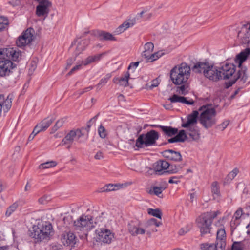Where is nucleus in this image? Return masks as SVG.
Returning <instances> with one entry per match:
<instances>
[{
	"mask_svg": "<svg viewBox=\"0 0 250 250\" xmlns=\"http://www.w3.org/2000/svg\"><path fill=\"white\" fill-rule=\"evenodd\" d=\"M191 69L194 73L202 74L205 78L213 82L228 79L233 76V79L229 81L230 85H232L230 81L234 79V76L236 75L234 74L236 66L233 63L228 62L225 63L219 67L208 62H197Z\"/></svg>",
	"mask_w": 250,
	"mask_h": 250,
	"instance_id": "obj_1",
	"label": "nucleus"
},
{
	"mask_svg": "<svg viewBox=\"0 0 250 250\" xmlns=\"http://www.w3.org/2000/svg\"><path fill=\"white\" fill-rule=\"evenodd\" d=\"M191 68L186 63L175 65L170 70V78L175 85L187 84L190 76Z\"/></svg>",
	"mask_w": 250,
	"mask_h": 250,
	"instance_id": "obj_2",
	"label": "nucleus"
},
{
	"mask_svg": "<svg viewBox=\"0 0 250 250\" xmlns=\"http://www.w3.org/2000/svg\"><path fill=\"white\" fill-rule=\"evenodd\" d=\"M52 230V226L49 222L41 221L29 230V235L34 238L36 242H40L49 239Z\"/></svg>",
	"mask_w": 250,
	"mask_h": 250,
	"instance_id": "obj_3",
	"label": "nucleus"
},
{
	"mask_svg": "<svg viewBox=\"0 0 250 250\" xmlns=\"http://www.w3.org/2000/svg\"><path fill=\"white\" fill-rule=\"evenodd\" d=\"M199 111H201L199 121L204 128H209L216 124V111L211 105H203L199 108Z\"/></svg>",
	"mask_w": 250,
	"mask_h": 250,
	"instance_id": "obj_4",
	"label": "nucleus"
},
{
	"mask_svg": "<svg viewBox=\"0 0 250 250\" xmlns=\"http://www.w3.org/2000/svg\"><path fill=\"white\" fill-rule=\"evenodd\" d=\"M250 54V48H247L236 56L235 62L238 64L239 69L237 71L236 75L234 76V79L230 81L231 84L235 83L236 80H238L241 84H244L247 82L248 79L246 73L247 69L246 67L242 66V63Z\"/></svg>",
	"mask_w": 250,
	"mask_h": 250,
	"instance_id": "obj_5",
	"label": "nucleus"
},
{
	"mask_svg": "<svg viewBox=\"0 0 250 250\" xmlns=\"http://www.w3.org/2000/svg\"><path fill=\"white\" fill-rule=\"evenodd\" d=\"M220 213V211L206 212L200 216L196 220L198 227L200 229L201 235L210 232L211 225L213 220Z\"/></svg>",
	"mask_w": 250,
	"mask_h": 250,
	"instance_id": "obj_6",
	"label": "nucleus"
},
{
	"mask_svg": "<svg viewBox=\"0 0 250 250\" xmlns=\"http://www.w3.org/2000/svg\"><path fill=\"white\" fill-rule=\"evenodd\" d=\"M159 138L158 132L151 130L146 133L140 134L136 140L135 146L138 148L155 146Z\"/></svg>",
	"mask_w": 250,
	"mask_h": 250,
	"instance_id": "obj_7",
	"label": "nucleus"
},
{
	"mask_svg": "<svg viewBox=\"0 0 250 250\" xmlns=\"http://www.w3.org/2000/svg\"><path fill=\"white\" fill-rule=\"evenodd\" d=\"M74 227L76 230L85 231L86 236L87 232L95 227L92 217L91 216L83 215L74 222Z\"/></svg>",
	"mask_w": 250,
	"mask_h": 250,
	"instance_id": "obj_8",
	"label": "nucleus"
},
{
	"mask_svg": "<svg viewBox=\"0 0 250 250\" xmlns=\"http://www.w3.org/2000/svg\"><path fill=\"white\" fill-rule=\"evenodd\" d=\"M84 128L71 130L62 140L60 145L63 146L68 144L69 146L67 148L69 149L71 147V145L74 141H76L79 143L83 142V141L81 140V138L84 136Z\"/></svg>",
	"mask_w": 250,
	"mask_h": 250,
	"instance_id": "obj_9",
	"label": "nucleus"
},
{
	"mask_svg": "<svg viewBox=\"0 0 250 250\" xmlns=\"http://www.w3.org/2000/svg\"><path fill=\"white\" fill-rule=\"evenodd\" d=\"M154 45L151 42H147L144 45V50L142 55L146 59L147 62H152L155 61L165 54V53L163 52L162 51L152 53Z\"/></svg>",
	"mask_w": 250,
	"mask_h": 250,
	"instance_id": "obj_10",
	"label": "nucleus"
},
{
	"mask_svg": "<svg viewBox=\"0 0 250 250\" xmlns=\"http://www.w3.org/2000/svg\"><path fill=\"white\" fill-rule=\"evenodd\" d=\"M34 30L32 28H29L26 30L17 40V46L22 47L30 44L34 39Z\"/></svg>",
	"mask_w": 250,
	"mask_h": 250,
	"instance_id": "obj_11",
	"label": "nucleus"
},
{
	"mask_svg": "<svg viewBox=\"0 0 250 250\" xmlns=\"http://www.w3.org/2000/svg\"><path fill=\"white\" fill-rule=\"evenodd\" d=\"M97 241L110 244L114 238V234L107 229L101 228L96 230Z\"/></svg>",
	"mask_w": 250,
	"mask_h": 250,
	"instance_id": "obj_12",
	"label": "nucleus"
},
{
	"mask_svg": "<svg viewBox=\"0 0 250 250\" xmlns=\"http://www.w3.org/2000/svg\"><path fill=\"white\" fill-rule=\"evenodd\" d=\"M39 4L36 7V14L38 17H47L50 8L52 6L51 2L49 0L38 1Z\"/></svg>",
	"mask_w": 250,
	"mask_h": 250,
	"instance_id": "obj_13",
	"label": "nucleus"
},
{
	"mask_svg": "<svg viewBox=\"0 0 250 250\" xmlns=\"http://www.w3.org/2000/svg\"><path fill=\"white\" fill-rule=\"evenodd\" d=\"M15 66L9 60L5 59L4 60L0 61V76H9L13 72L12 70Z\"/></svg>",
	"mask_w": 250,
	"mask_h": 250,
	"instance_id": "obj_14",
	"label": "nucleus"
},
{
	"mask_svg": "<svg viewBox=\"0 0 250 250\" xmlns=\"http://www.w3.org/2000/svg\"><path fill=\"white\" fill-rule=\"evenodd\" d=\"M21 53L17 51L13 48H3L0 49V58L3 59L12 60L13 61H16Z\"/></svg>",
	"mask_w": 250,
	"mask_h": 250,
	"instance_id": "obj_15",
	"label": "nucleus"
},
{
	"mask_svg": "<svg viewBox=\"0 0 250 250\" xmlns=\"http://www.w3.org/2000/svg\"><path fill=\"white\" fill-rule=\"evenodd\" d=\"M170 164L166 160H159L153 165V169L157 175L167 174V169Z\"/></svg>",
	"mask_w": 250,
	"mask_h": 250,
	"instance_id": "obj_16",
	"label": "nucleus"
},
{
	"mask_svg": "<svg viewBox=\"0 0 250 250\" xmlns=\"http://www.w3.org/2000/svg\"><path fill=\"white\" fill-rule=\"evenodd\" d=\"M55 118L53 116H49L38 123L34 127V132L40 133L46 130L54 122Z\"/></svg>",
	"mask_w": 250,
	"mask_h": 250,
	"instance_id": "obj_17",
	"label": "nucleus"
},
{
	"mask_svg": "<svg viewBox=\"0 0 250 250\" xmlns=\"http://www.w3.org/2000/svg\"><path fill=\"white\" fill-rule=\"evenodd\" d=\"M198 116V111L197 110L193 111L191 114L188 115L186 121L182 119V127L186 128L197 125Z\"/></svg>",
	"mask_w": 250,
	"mask_h": 250,
	"instance_id": "obj_18",
	"label": "nucleus"
},
{
	"mask_svg": "<svg viewBox=\"0 0 250 250\" xmlns=\"http://www.w3.org/2000/svg\"><path fill=\"white\" fill-rule=\"evenodd\" d=\"M12 105V98L8 95L5 98L4 94L0 93V116L2 111L7 112L11 108Z\"/></svg>",
	"mask_w": 250,
	"mask_h": 250,
	"instance_id": "obj_19",
	"label": "nucleus"
},
{
	"mask_svg": "<svg viewBox=\"0 0 250 250\" xmlns=\"http://www.w3.org/2000/svg\"><path fill=\"white\" fill-rule=\"evenodd\" d=\"M77 238L71 232H65L61 238V241L64 246L73 247L76 244Z\"/></svg>",
	"mask_w": 250,
	"mask_h": 250,
	"instance_id": "obj_20",
	"label": "nucleus"
},
{
	"mask_svg": "<svg viewBox=\"0 0 250 250\" xmlns=\"http://www.w3.org/2000/svg\"><path fill=\"white\" fill-rule=\"evenodd\" d=\"M163 156L167 159L174 161L180 162L182 160V157L179 152L175 151L172 149H168L162 152Z\"/></svg>",
	"mask_w": 250,
	"mask_h": 250,
	"instance_id": "obj_21",
	"label": "nucleus"
},
{
	"mask_svg": "<svg viewBox=\"0 0 250 250\" xmlns=\"http://www.w3.org/2000/svg\"><path fill=\"white\" fill-rule=\"evenodd\" d=\"M89 39L81 40L78 42L76 48L74 52V55L77 57L83 51H84L89 43Z\"/></svg>",
	"mask_w": 250,
	"mask_h": 250,
	"instance_id": "obj_22",
	"label": "nucleus"
},
{
	"mask_svg": "<svg viewBox=\"0 0 250 250\" xmlns=\"http://www.w3.org/2000/svg\"><path fill=\"white\" fill-rule=\"evenodd\" d=\"M135 24V20L129 19L123 22L116 30L117 34H121L129 27H132Z\"/></svg>",
	"mask_w": 250,
	"mask_h": 250,
	"instance_id": "obj_23",
	"label": "nucleus"
},
{
	"mask_svg": "<svg viewBox=\"0 0 250 250\" xmlns=\"http://www.w3.org/2000/svg\"><path fill=\"white\" fill-rule=\"evenodd\" d=\"M169 100L172 103L179 102L188 105H192L194 104V101L192 100L188 101L187 100L186 98L178 96L176 94H174L172 96L170 97Z\"/></svg>",
	"mask_w": 250,
	"mask_h": 250,
	"instance_id": "obj_24",
	"label": "nucleus"
},
{
	"mask_svg": "<svg viewBox=\"0 0 250 250\" xmlns=\"http://www.w3.org/2000/svg\"><path fill=\"white\" fill-rule=\"evenodd\" d=\"M187 139L185 130H181L174 137L168 139V142L173 143L176 142H183Z\"/></svg>",
	"mask_w": 250,
	"mask_h": 250,
	"instance_id": "obj_25",
	"label": "nucleus"
},
{
	"mask_svg": "<svg viewBox=\"0 0 250 250\" xmlns=\"http://www.w3.org/2000/svg\"><path fill=\"white\" fill-rule=\"evenodd\" d=\"M187 133L194 140H198L200 138L198 128L197 125L185 128Z\"/></svg>",
	"mask_w": 250,
	"mask_h": 250,
	"instance_id": "obj_26",
	"label": "nucleus"
},
{
	"mask_svg": "<svg viewBox=\"0 0 250 250\" xmlns=\"http://www.w3.org/2000/svg\"><path fill=\"white\" fill-rule=\"evenodd\" d=\"M129 78L130 74L128 71H127L125 73L124 76L121 78H114L113 82L115 83H119L120 85L126 87L128 85V80Z\"/></svg>",
	"mask_w": 250,
	"mask_h": 250,
	"instance_id": "obj_27",
	"label": "nucleus"
},
{
	"mask_svg": "<svg viewBox=\"0 0 250 250\" xmlns=\"http://www.w3.org/2000/svg\"><path fill=\"white\" fill-rule=\"evenodd\" d=\"M105 53H103L101 54H96L94 56H89L87 58L82 62V64L84 66L87 65L90 63L94 62H97L99 61L102 57L104 55Z\"/></svg>",
	"mask_w": 250,
	"mask_h": 250,
	"instance_id": "obj_28",
	"label": "nucleus"
},
{
	"mask_svg": "<svg viewBox=\"0 0 250 250\" xmlns=\"http://www.w3.org/2000/svg\"><path fill=\"white\" fill-rule=\"evenodd\" d=\"M161 130L164 135L168 137H171L178 133V129L173 128L170 126H163L161 127Z\"/></svg>",
	"mask_w": 250,
	"mask_h": 250,
	"instance_id": "obj_29",
	"label": "nucleus"
},
{
	"mask_svg": "<svg viewBox=\"0 0 250 250\" xmlns=\"http://www.w3.org/2000/svg\"><path fill=\"white\" fill-rule=\"evenodd\" d=\"M211 191L214 199L218 198L220 196V187L217 182L214 181L212 183Z\"/></svg>",
	"mask_w": 250,
	"mask_h": 250,
	"instance_id": "obj_30",
	"label": "nucleus"
},
{
	"mask_svg": "<svg viewBox=\"0 0 250 250\" xmlns=\"http://www.w3.org/2000/svg\"><path fill=\"white\" fill-rule=\"evenodd\" d=\"M98 36L101 40L116 41V39L111 33L105 31H101L98 33Z\"/></svg>",
	"mask_w": 250,
	"mask_h": 250,
	"instance_id": "obj_31",
	"label": "nucleus"
},
{
	"mask_svg": "<svg viewBox=\"0 0 250 250\" xmlns=\"http://www.w3.org/2000/svg\"><path fill=\"white\" fill-rule=\"evenodd\" d=\"M165 190V188L162 187L152 186L147 192L150 195H154L159 197V195Z\"/></svg>",
	"mask_w": 250,
	"mask_h": 250,
	"instance_id": "obj_32",
	"label": "nucleus"
},
{
	"mask_svg": "<svg viewBox=\"0 0 250 250\" xmlns=\"http://www.w3.org/2000/svg\"><path fill=\"white\" fill-rule=\"evenodd\" d=\"M226 237V232L224 229H220L218 230L217 232V240H220L221 243V247H222L223 245L225 246V242L223 241V239Z\"/></svg>",
	"mask_w": 250,
	"mask_h": 250,
	"instance_id": "obj_33",
	"label": "nucleus"
},
{
	"mask_svg": "<svg viewBox=\"0 0 250 250\" xmlns=\"http://www.w3.org/2000/svg\"><path fill=\"white\" fill-rule=\"evenodd\" d=\"M147 213L153 216L156 217L158 218L161 219L162 213L160 209L158 208L153 209V208H148L147 209Z\"/></svg>",
	"mask_w": 250,
	"mask_h": 250,
	"instance_id": "obj_34",
	"label": "nucleus"
},
{
	"mask_svg": "<svg viewBox=\"0 0 250 250\" xmlns=\"http://www.w3.org/2000/svg\"><path fill=\"white\" fill-rule=\"evenodd\" d=\"M18 207L19 204L17 202L13 203L7 208L5 215L7 217L10 216L17 209Z\"/></svg>",
	"mask_w": 250,
	"mask_h": 250,
	"instance_id": "obj_35",
	"label": "nucleus"
},
{
	"mask_svg": "<svg viewBox=\"0 0 250 250\" xmlns=\"http://www.w3.org/2000/svg\"><path fill=\"white\" fill-rule=\"evenodd\" d=\"M8 24V19L6 17L0 16V32L7 28Z\"/></svg>",
	"mask_w": 250,
	"mask_h": 250,
	"instance_id": "obj_36",
	"label": "nucleus"
},
{
	"mask_svg": "<svg viewBox=\"0 0 250 250\" xmlns=\"http://www.w3.org/2000/svg\"><path fill=\"white\" fill-rule=\"evenodd\" d=\"M57 165V162L54 161L46 162L41 164L39 167L40 168L46 169L50 167H53Z\"/></svg>",
	"mask_w": 250,
	"mask_h": 250,
	"instance_id": "obj_37",
	"label": "nucleus"
},
{
	"mask_svg": "<svg viewBox=\"0 0 250 250\" xmlns=\"http://www.w3.org/2000/svg\"><path fill=\"white\" fill-rule=\"evenodd\" d=\"M217 244L206 243L201 245L202 250H217Z\"/></svg>",
	"mask_w": 250,
	"mask_h": 250,
	"instance_id": "obj_38",
	"label": "nucleus"
},
{
	"mask_svg": "<svg viewBox=\"0 0 250 250\" xmlns=\"http://www.w3.org/2000/svg\"><path fill=\"white\" fill-rule=\"evenodd\" d=\"M122 185L120 184H106L108 192H110L112 191H115L119 189Z\"/></svg>",
	"mask_w": 250,
	"mask_h": 250,
	"instance_id": "obj_39",
	"label": "nucleus"
},
{
	"mask_svg": "<svg viewBox=\"0 0 250 250\" xmlns=\"http://www.w3.org/2000/svg\"><path fill=\"white\" fill-rule=\"evenodd\" d=\"M64 123V121L63 119H60L58 120L55 123L54 126L52 128L51 133H53L57 131L59 128L62 126Z\"/></svg>",
	"mask_w": 250,
	"mask_h": 250,
	"instance_id": "obj_40",
	"label": "nucleus"
},
{
	"mask_svg": "<svg viewBox=\"0 0 250 250\" xmlns=\"http://www.w3.org/2000/svg\"><path fill=\"white\" fill-rule=\"evenodd\" d=\"M98 132L101 138L104 139L106 137L107 135L106 130L102 125H100L98 127Z\"/></svg>",
	"mask_w": 250,
	"mask_h": 250,
	"instance_id": "obj_41",
	"label": "nucleus"
},
{
	"mask_svg": "<svg viewBox=\"0 0 250 250\" xmlns=\"http://www.w3.org/2000/svg\"><path fill=\"white\" fill-rule=\"evenodd\" d=\"M186 84H180V86L177 87L176 92L179 94L186 95L187 93L186 91Z\"/></svg>",
	"mask_w": 250,
	"mask_h": 250,
	"instance_id": "obj_42",
	"label": "nucleus"
},
{
	"mask_svg": "<svg viewBox=\"0 0 250 250\" xmlns=\"http://www.w3.org/2000/svg\"><path fill=\"white\" fill-rule=\"evenodd\" d=\"M243 245L241 242H235L232 246L231 250H243Z\"/></svg>",
	"mask_w": 250,
	"mask_h": 250,
	"instance_id": "obj_43",
	"label": "nucleus"
},
{
	"mask_svg": "<svg viewBox=\"0 0 250 250\" xmlns=\"http://www.w3.org/2000/svg\"><path fill=\"white\" fill-rule=\"evenodd\" d=\"M182 177L183 176L181 175L179 176H172L169 178L168 180V183L170 184H178L180 181V178Z\"/></svg>",
	"mask_w": 250,
	"mask_h": 250,
	"instance_id": "obj_44",
	"label": "nucleus"
},
{
	"mask_svg": "<svg viewBox=\"0 0 250 250\" xmlns=\"http://www.w3.org/2000/svg\"><path fill=\"white\" fill-rule=\"evenodd\" d=\"M229 121L226 120V121H224L221 124L218 125L216 127V128L217 129L220 130L221 131H223L227 127V126L229 125Z\"/></svg>",
	"mask_w": 250,
	"mask_h": 250,
	"instance_id": "obj_45",
	"label": "nucleus"
},
{
	"mask_svg": "<svg viewBox=\"0 0 250 250\" xmlns=\"http://www.w3.org/2000/svg\"><path fill=\"white\" fill-rule=\"evenodd\" d=\"M167 169V174L176 173L179 171L178 167L175 165L169 166Z\"/></svg>",
	"mask_w": 250,
	"mask_h": 250,
	"instance_id": "obj_46",
	"label": "nucleus"
},
{
	"mask_svg": "<svg viewBox=\"0 0 250 250\" xmlns=\"http://www.w3.org/2000/svg\"><path fill=\"white\" fill-rule=\"evenodd\" d=\"M110 78V75H107L106 77L101 79L98 84L97 85V86L99 87L104 85L107 83Z\"/></svg>",
	"mask_w": 250,
	"mask_h": 250,
	"instance_id": "obj_47",
	"label": "nucleus"
},
{
	"mask_svg": "<svg viewBox=\"0 0 250 250\" xmlns=\"http://www.w3.org/2000/svg\"><path fill=\"white\" fill-rule=\"evenodd\" d=\"M128 231L130 232V233L132 236H135V233L136 231H137L136 230H137L138 227H136V226L132 224L131 223H129L128 225Z\"/></svg>",
	"mask_w": 250,
	"mask_h": 250,
	"instance_id": "obj_48",
	"label": "nucleus"
},
{
	"mask_svg": "<svg viewBox=\"0 0 250 250\" xmlns=\"http://www.w3.org/2000/svg\"><path fill=\"white\" fill-rule=\"evenodd\" d=\"M236 82H237V84H238L239 86L236 90H235L234 93L231 96V98H234L235 96L239 92L241 89H242L245 86V84L246 83H245L244 84H241L239 83L238 80H236L235 83Z\"/></svg>",
	"mask_w": 250,
	"mask_h": 250,
	"instance_id": "obj_49",
	"label": "nucleus"
},
{
	"mask_svg": "<svg viewBox=\"0 0 250 250\" xmlns=\"http://www.w3.org/2000/svg\"><path fill=\"white\" fill-rule=\"evenodd\" d=\"M243 214V210L241 208H239L235 212L233 218L235 219V220H238L241 217Z\"/></svg>",
	"mask_w": 250,
	"mask_h": 250,
	"instance_id": "obj_50",
	"label": "nucleus"
},
{
	"mask_svg": "<svg viewBox=\"0 0 250 250\" xmlns=\"http://www.w3.org/2000/svg\"><path fill=\"white\" fill-rule=\"evenodd\" d=\"M150 225H154L156 227H159L162 224L161 222L157 221L155 218H151L148 221Z\"/></svg>",
	"mask_w": 250,
	"mask_h": 250,
	"instance_id": "obj_51",
	"label": "nucleus"
},
{
	"mask_svg": "<svg viewBox=\"0 0 250 250\" xmlns=\"http://www.w3.org/2000/svg\"><path fill=\"white\" fill-rule=\"evenodd\" d=\"M238 172V169L235 168L228 174V176L229 178L230 179H233L237 175Z\"/></svg>",
	"mask_w": 250,
	"mask_h": 250,
	"instance_id": "obj_52",
	"label": "nucleus"
},
{
	"mask_svg": "<svg viewBox=\"0 0 250 250\" xmlns=\"http://www.w3.org/2000/svg\"><path fill=\"white\" fill-rule=\"evenodd\" d=\"M82 64L77 65L73 67L71 70L68 72L67 74L68 75H72L74 72L80 70L81 68Z\"/></svg>",
	"mask_w": 250,
	"mask_h": 250,
	"instance_id": "obj_53",
	"label": "nucleus"
},
{
	"mask_svg": "<svg viewBox=\"0 0 250 250\" xmlns=\"http://www.w3.org/2000/svg\"><path fill=\"white\" fill-rule=\"evenodd\" d=\"M77 57H74V58H70L68 59L67 61V65L66 69H68L70 66L73 63V62L75 61L76 58Z\"/></svg>",
	"mask_w": 250,
	"mask_h": 250,
	"instance_id": "obj_54",
	"label": "nucleus"
},
{
	"mask_svg": "<svg viewBox=\"0 0 250 250\" xmlns=\"http://www.w3.org/2000/svg\"><path fill=\"white\" fill-rule=\"evenodd\" d=\"M48 197L46 196H44L39 199L38 201L41 204H45L48 201Z\"/></svg>",
	"mask_w": 250,
	"mask_h": 250,
	"instance_id": "obj_55",
	"label": "nucleus"
},
{
	"mask_svg": "<svg viewBox=\"0 0 250 250\" xmlns=\"http://www.w3.org/2000/svg\"><path fill=\"white\" fill-rule=\"evenodd\" d=\"M135 233V236H136L138 234H144L145 233V230L142 228H138Z\"/></svg>",
	"mask_w": 250,
	"mask_h": 250,
	"instance_id": "obj_56",
	"label": "nucleus"
},
{
	"mask_svg": "<svg viewBox=\"0 0 250 250\" xmlns=\"http://www.w3.org/2000/svg\"><path fill=\"white\" fill-rule=\"evenodd\" d=\"M139 62H131L128 67V69H130L132 68H136L139 65Z\"/></svg>",
	"mask_w": 250,
	"mask_h": 250,
	"instance_id": "obj_57",
	"label": "nucleus"
},
{
	"mask_svg": "<svg viewBox=\"0 0 250 250\" xmlns=\"http://www.w3.org/2000/svg\"><path fill=\"white\" fill-rule=\"evenodd\" d=\"M94 158L97 160H100L103 158V153L101 151H99L97 152Z\"/></svg>",
	"mask_w": 250,
	"mask_h": 250,
	"instance_id": "obj_58",
	"label": "nucleus"
},
{
	"mask_svg": "<svg viewBox=\"0 0 250 250\" xmlns=\"http://www.w3.org/2000/svg\"><path fill=\"white\" fill-rule=\"evenodd\" d=\"M159 84V83H158V81L154 80L152 81V83L150 87L151 88H153L154 87H156L158 86Z\"/></svg>",
	"mask_w": 250,
	"mask_h": 250,
	"instance_id": "obj_59",
	"label": "nucleus"
},
{
	"mask_svg": "<svg viewBox=\"0 0 250 250\" xmlns=\"http://www.w3.org/2000/svg\"><path fill=\"white\" fill-rule=\"evenodd\" d=\"M98 191L99 192H108L107 188L106 185H105L102 188H99Z\"/></svg>",
	"mask_w": 250,
	"mask_h": 250,
	"instance_id": "obj_60",
	"label": "nucleus"
},
{
	"mask_svg": "<svg viewBox=\"0 0 250 250\" xmlns=\"http://www.w3.org/2000/svg\"><path fill=\"white\" fill-rule=\"evenodd\" d=\"M38 133H36V132H34V129H33L32 133L29 135L28 137V140L29 141H32L35 136L38 134Z\"/></svg>",
	"mask_w": 250,
	"mask_h": 250,
	"instance_id": "obj_61",
	"label": "nucleus"
},
{
	"mask_svg": "<svg viewBox=\"0 0 250 250\" xmlns=\"http://www.w3.org/2000/svg\"><path fill=\"white\" fill-rule=\"evenodd\" d=\"M50 250H61V246H51L50 247Z\"/></svg>",
	"mask_w": 250,
	"mask_h": 250,
	"instance_id": "obj_62",
	"label": "nucleus"
},
{
	"mask_svg": "<svg viewBox=\"0 0 250 250\" xmlns=\"http://www.w3.org/2000/svg\"><path fill=\"white\" fill-rule=\"evenodd\" d=\"M187 231V229H186V230H185L184 228H182L179 231V234L180 235H184L186 233Z\"/></svg>",
	"mask_w": 250,
	"mask_h": 250,
	"instance_id": "obj_63",
	"label": "nucleus"
},
{
	"mask_svg": "<svg viewBox=\"0 0 250 250\" xmlns=\"http://www.w3.org/2000/svg\"><path fill=\"white\" fill-rule=\"evenodd\" d=\"M5 187V186L3 184L2 181L0 180V192H1Z\"/></svg>",
	"mask_w": 250,
	"mask_h": 250,
	"instance_id": "obj_64",
	"label": "nucleus"
}]
</instances>
